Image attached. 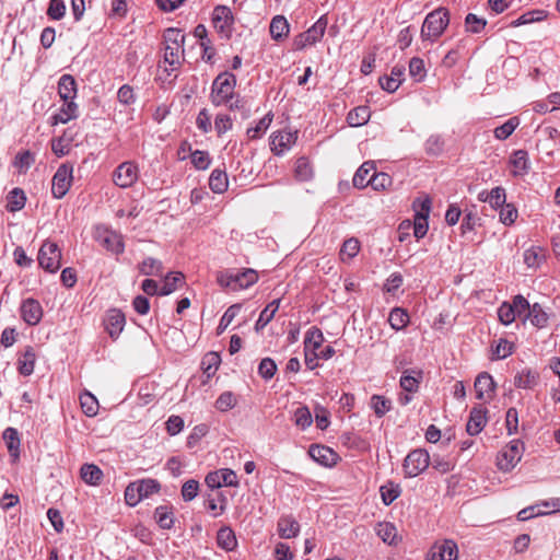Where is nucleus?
I'll return each mask as SVG.
<instances>
[{
	"mask_svg": "<svg viewBox=\"0 0 560 560\" xmlns=\"http://www.w3.org/2000/svg\"><path fill=\"white\" fill-rule=\"evenodd\" d=\"M163 63L165 66L164 71H166L170 75L172 72L180 68L184 60L185 34L179 28L168 27L163 33Z\"/></svg>",
	"mask_w": 560,
	"mask_h": 560,
	"instance_id": "obj_1",
	"label": "nucleus"
},
{
	"mask_svg": "<svg viewBox=\"0 0 560 560\" xmlns=\"http://www.w3.org/2000/svg\"><path fill=\"white\" fill-rule=\"evenodd\" d=\"M236 77L232 72L219 73L211 84L210 101L215 107L228 105L235 97Z\"/></svg>",
	"mask_w": 560,
	"mask_h": 560,
	"instance_id": "obj_2",
	"label": "nucleus"
},
{
	"mask_svg": "<svg viewBox=\"0 0 560 560\" xmlns=\"http://www.w3.org/2000/svg\"><path fill=\"white\" fill-rule=\"evenodd\" d=\"M258 281V273L252 268L243 270H223L218 272L217 282L222 288L231 289L232 291H238L247 289Z\"/></svg>",
	"mask_w": 560,
	"mask_h": 560,
	"instance_id": "obj_3",
	"label": "nucleus"
},
{
	"mask_svg": "<svg viewBox=\"0 0 560 560\" xmlns=\"http://www.w3.org/2000/svg\"><path fill=\"white\" fill-rule=\"evenodd\" d=\"M450 23V12L446 8H438L430 12L422 24L420 36L423 42H435Z\"/></svg>",
	"mask_w": 560,
	"mask_h": 560,
	"instance_id": "obj_4",
	"label": "nucleus"
},
{
	"mask_svg": "<svg viewBox=\"0 0 560 560\" xmlns=\"http://www.w3.org/2000/svg\"><path fill=\"white\" fill-rule=\"evenodd\" d=\"M94 240L107 250L119 255L125 250L122 235L105 224H98L94 228Z\"/></svg>",
	"mask_w": 560,
	"mask_h": 560,
	"instance_id": "obj_5",
	"label": "nucleus"
},
{
	"mask_svg": "<svg viewBox=\"0 0 560 560\" xmlns=\"http://www.w3.org/2000/svg\"><path fill=\"white\" fill-rule=\"evenodd\" d=\"M524 453V443L521 440H512L497 456V466L501 471L512 470L521 460Z\"/></svg>",
	"mask_w": 560,
	"mask_h": 560,
	"instance_id": "obj_6",
	"label": "nucleus"
},
{
	"mask_svg": "<svg viewBox=\"0 0 560 560\" xmlns=\"http://www.w3.org/2000/svg\"><path fill=\"white\" fill-rule=\"evenodd\" d=\"M429 453L423 448H416L408 453L402 463L405 477L415 478L422 474L430 465Z\"/></svg>",
	"mask_w": 560,
	"mask_h": 560,
	"instance_id": "obj_7",
	"label": "nucleus"
},
{
	"mask_svg": "<svg viewBox=\"0 0 560 560\" xmlns=\"http://www.w3.org/2000/svg\"><path fill=\"white\" fill-rule=\"evenodd\" d=\"M37 260L43 269L54 273L61 266V250L56 243L46 241L38 250Z\"/></svg>",
	"mask_w": 560,
	"mask_h": 560,
	"instance_id": "obj_8",
	"label": "nucleus"
},
{
	"mask_svg": "<svg viewBox=\"0 0 560 560\" xmlns=\"http://www.w3.org/2000/svg\"><path fill=\"white\" fill-rule=\"evenodd\" d=\"M73 166L68 163L61 164L51 180V194L56 199H61L69 191L73 179Z\"/></svg>",
	"mask_w": 560,
	"mask_h": 560,
	"instance_id": "obj_9",
	"label": "nucleus"
},
{
	"mask_svg": "<svg viewBox=\"0 0 560 560\" xmlns=\"http://www.w3.org/2000/svg\"><path fill=\"white\" fill-rule=\"evenodd\" d=\"M212 24L222 37L230 38L234 24L232 10L226 5H215L212 11Z\"/></svg>",
	"mask_w": 560,
	"mask_h": 560,
	"instance_id": "obj_10",
	"label": "nucleus"
},
{
	"mask_svg": "<svg viewBox=\"0 0 560 560\" xmlns=\"http://www.w3.org/2000/svg\"><path fill=\"white\" fill-rule=\"evenodd\" d=\"M139 178V168L136 163L127 161L116 167L113 173L115 185L121 188L131 187Z\"/></svg>",
	"mask_w": 560,
	"mask_h": 560,
	"instance_id": "obj_11",
	"label": "nucleus"
},
{
	"mask_svg": "<svg viewBox=\"0 0 560 560\" xmlns=\"http://www.w3.org/2000/svg\"><path fill=\"white\" fill-rule=\"evenodd\" d=\"M298 140V131L279 130L270 136V149L278 155H283Z\"/></svg>",
	"mask_w": 560,
	"mask_h": 560,
	"instance_id": "obj_12",
	"label": "nucleus"
},
{
	"mask_svg": "<svg viewBox=\"0 0 560 560\" xmlns=\"http://www.w3.org/2000/svg\"><path fill=\"white\" fill-rule=\"evenodd\" d=\"M206 483L211 490L225 487H237L238 479L234 470L224 468L217 471L209 472L206 476Z\"/></svg>",
	"mask_w": 560,
	"mask_h": 560,
	"instance_id": "obj_13",
	"label": "nucleus"
},
{
	"mask_svg": "<svg viewBox=\"0 0 560 560\" xmlns=\"http://www.w3.org/2000/svg\"><path fill=\"white\" fill-rule=\"evenodd\" d=\"M458 556L457 544L452 539L436 541L428 553V560H456Z\"/></svg>",
	"mask_w": 560,
	"mask_h": 560,
	"instance_id": "obj_14",
	"label": "nucleus"
},
{
	"mask_svg": "<svg viewBox=\"0 0 560 560\" xmlns=\"http://www.w3.org/2000/svg\"><path fill=\"white\" fill-rule=\"evenodd\" d=\"M104 328L113 340L118 339L126 325L125 314L117 308L107 311L104 320Z\"/></svg>",
	"mask_w": 560,
	"mask_h": 560,
	"instance_id": "obj_15",
	"label": "nucleus"
},
{
	"mask_svg": "<svg viewBox=\"0 0 560 560\" xmlns=\"http://www.w3.org/2000/svg\"><path fill=\"white\" fill-rule=\"evenodd\" d=\"M476 398L478 400L488 402L492 399L497 384L488 372H481L474 383Z\"/></svg>",
	"mask_w": 560,
	"mask_h": 560,
	"instance_id": "obj_16",
	"label": "nucleus"
},
{
	"mask_svg": "<svg viewBox=\"0 0 560 560\" xmlns=\"http://www.w3.org/2000/svg\"><path fill=\"white\" fill-rule=\"evenodd\" d=\"M308 455L314 462L325 467H332L340 459L339 455L331 447L319 444L311 445Z\"/></svg>",
	"mask_w": 560,
	"mask_h": 560,
	"instance_id": "obj_17",
	"label": "nucleus"
},
{
	"mask_svg": "<svg viewBox=\"0 0 560 560\" xmlns=\"http://www.w3.org/2000/svg\"><path fill=\"white\" fill-rule=\"evenodd\" d=\"M488 410L481 405L471 408L469 419L466 424V431L469 435L474 436L479 434L488 422Z\"/></svg>",
	"mask_w": 560,
	"mask_h": 560,
	"instance_id": "obj_18",
	"label": "nucleus"
},
{
	"mask_svg": "<svg viewBox=\"0 0 560 560\" xmlns=\"http://www.w3.org/2000/svg\"><path fill=\"white\" fill-rule=\"evenodd\" d=\"M21 316L26 324L31 326L37 325L43 317L40 303L33 298L24 300L21 305Z\"/></svg>",
	"mask_w": 560,
	"mask_h": 560,
	"instance_id": "obj_19",
	"label": "nucleus"
},
{
	"mask_svg": "<svg viewBox=\"0 0 560 560\" xmlns=\"http://www.w3.org/2000/svg\"><path fill=\"white\" fill-rule=\"evenodd\" d=\"M511 174L514 177H523L529 173L530 162L526 150H515L510 156Z\"/></svg>",
	"mask_w": 560,
	"mask_h": 560,
	"instance_id": "obj_20",
	"label": "nucleus"
},
{
	"mask_svg": "<svg viewBox=\"0 0 560 560\" xmlns=\"http://www.w3.org/2000/svg\"><path fill=\"white\" fill-rule=\"evenodd\" d=\"M423 378V371L420 369H407L400 376V387L407 393H416Z\"/></svg>",
	"mask_w": 560,
	"mask_h": 560,
	"instance_id": "obj_21",
	"label": "nucleus"
},
{
	"mask_svg": "<svg viewBox=\"0 0 560 560\" xmlns=\"http://www.w3.org/2000/svg\"><path fill=\"white\" fill-rule=\"evenodd\" d=\"M278 533L284 539L296 537L300 533V524L292 515L281 516L278 521Z\"/></svg>",
	"mask_w": 560,
	"mask_h": 560,
	"instance_id": "obj_22",
	"label": "nucleus"
},
{
	"mask_svg": "<svg viewBox=\"0 0 560 560\" xmlns=\"http://www.w3.org/2000/svg\"><path fill=\"white\" fill-rule=\"evenodd\" d=\"M78 117V105L73 101H63L59 112L51 116V125L67 124Z\"/></svg>",
	"mask_w": 560,
	"mask_h": 560,
	"instance_id": "obj_23",
	"label": "nucleus"
},
{
	"mask_svg": "<svg viewBox=\"0 0 560 560\" xmlns=\"http://www.w3.org/2000/svg\"><path fill=\"white\" fill-rule=\"evenodd\" d=\"M58 94L62 101H73L77 96V82L71 74H62L58 81Z\"/></svg>",
	"mask_w": 560,
	"mask_h": 560,
	"instance_id": "obj_24",
	"label": "nucleus"
},
{
	"mask_svg": "<svg viewBox=\"0 0 560 560\" xmlns=\"http://www.w3.org/2000/svg\"><path fill=\"white\" fill-rule=\"evenodd\" d=\"M217 545L225 551H232L237 547L235 533L230 526H223L218 530Z\"/></svg>",
	"mask_w": 560,
	"mask_h": 560,
	"instance_id": "obj_25",
	"label": "nucleus"
},
{
	"mask_svg": "<svg viewBox=\"0 0 560 560\" xmlns=\"http://www.w3.org/2000/svg\"><path fill=\"white\" fill-rule=\"evenodd\" d=\"M154 520L162 529H171L175 523L173 506L160 505L154 510Z\"/></svg>",
	"mask_w": 560,
	"mask_h": 560,
	"instance_id": "obj_26",
	"label": "nucleus"
},
{
	"mask_svg": "<svg viewBox=\"0 0 560 560\" xmlns=\"http://www.w3.org/2000/svg\"><path fill=\"white\" fill-rule=\"evenodd\" d=\"M375 163L372 161L364 162L354 173L352 178L353 186L355 188L362 189L370 185L369 177L374 172Z\"/></svg>",
	"mask_w": 560,
	"mask_h": 560,
	"instance_id": "obj_27",
	"label": "nucleus"
},
{
	"mask_svg": "<svg viewBox=\"0 0 560 560\" xmlns=\"http://www.w3.org/2000/svg\"><path fill=\"white\" fill-rule=\"evenodd\" d=\"M539 382V375L537 372L525 369L518 372L514 377V385L517 388L532 389L537 386Z\"/></svg>",
	"mask_w": 560,
	"mask_h": 560,
	"instance_id": "obj_28",
	"label": "nucleus"
},
{
	"mask_svg": "<svg viewBox=\"0 0 560 560\" xmlns=\"http://www.w3.org/2000/svg\"><path fill=\"white\" fill-rule=\"evenodd\" d=\"M328 19L326 15H322L308 30L304 32L305 40L315 45L318 43L327 28Z\"/></svg>",
	"mask_w": 560,
	"mask_h": 560,
	"instance_id": "obj_29",
	"label": "nucleus"
},
{
	"mask_svg": "<svg viewBox=\"0 0 560 560\" xmlns=\"http://www.w3.org/2000/svg\"><path fill=\"white\" fill-rule=\"evenodd\" d=\"M370 117L371 110L369 106H358L348 113L347 122L351 127H361L370 120Z\"/></svg>",
	"mask_w": 560,
	"mask_h": 560,
	"instance_id": "obj_30",
	"label": "nucleus"
},
{
	"mask_svg": "<svg viewBox=\"0 0 560 560\" xmlns=\"http://www.w3.org/2000/svg\"><path fill=\"white\" fill-rule=\"evenodd\" d=\"M82 480L91 486H97L103 478V471L94 464H84L80 469Z\"/></svg>",
	"mask_w": 560,
	"mask_h": 560,
	"instance_id": "obj_31",
	"label": "nucleus"
},
{
	"mask_svg": "<svg viewBox=\"0 0 560 560\" xmlns=\"http://www.w3.org/2000/svg\"><path fill=\"white\" fill-rule=\"evenodd\" d=\"M36 355L32 347H27L25 352L19 358L18 369L21 375L30 376L34 372Z\"/></svg>",
	"mask_w": 560,
	"mask_h": 560,
	"instance_id": "obj_32",
	"label": "nucleus"
},
{
	"mask_svg": "<svg viewBox=\"0 0 560 560\" xmlns=\"http://www.w3.org/2000/svg\"><path fill=\"white\" fill-rule=\"evenodd\" d=\"M270 35L275 40H280L288 36L290 26L283 15H276L269 26Z\"/></svg>",
	"mask_w": 560,
	"mask_h": 560,
	"instance_id": "obj_33",
	"label": "nucleus"
},
{
	"mask_svg": "<svg viewBox=\"0 0 560 560\" xmlns=\"http://www.w3.org/2000/svg\"><path fill=\"white\" fill-rule=\"evenodd\" d=\"M209 186L215 194H222L228 189L229 180L225 171L215 168L209 177Z\"/></svg>",
	"mask_w": 560,
	"mask_h": 560,
	"instance_id": "obj_34",
	"label": "nucleus"
},
{
	"mask_svg": "<svg viewBox=\"0 0 560 560\" xmlns=\"http://www.w3.org/2000/svg\"><path fill=\"white\" fill-rule=\"evenodd\" d=\"M184 275L182 272H170L164 278V283L159 291L160 295H168L173 293L176 289H178L184 283Z\"/></svg>",
	"mask_w": 560,
	"mask_h": 560,
	"instance_id": "obj_35",
	"label": "nucleus"
},
{
	"mask_svg": "<svg viewBox=\"0 0 560 560\" xmlns=\"http://www.w3.org/2000/svg\"><path fill=\"white\" fill-rule=\"evenodd\" d=\"M7 210L9 212H16L24 208L26 196L21 188H13L7 197Z\"/></svg>",
	"mask_w": 560,
	"mask_h": 560,
	"instance_id": "obj_36",
	"label": "nucleus"
},
{
	"mask_svg": "<svg viewBox=\"0 0 560 560\" xmlns=\"http://www.w3.org/2000/svg\"><path fill=\"white\" fill-rule=\"evenodd\" d=\"M526 317L537 328H544L548 323V314L544 311L540 304L534 303L530 305Z\"/></svg>",
	"mask_w": 560,
	"mask_h": 560,
	"instance_id": "obj_37",
	"label": "nucleus"
},
{
	"mask_svg": "<svg viewBox=\"0 0 560 560\" xmlns=\"http://www.w3.org/2000/svg\"><path fill=\"white\" fill-rule=\"evenodd\" d=\"M547 18V12L545 10H532L523 13L520 18L511 22L512 27H518L521 25L529 24L533 22H540Z\"/></svg>",
	"mask_w": 560,
	"mask_h": 560,
	"instance_id": "obj_38",
	"label": "nucleus"
},
{
	"mask_svg": "<svg viewBox=\"0 0 560 560\" xmlns=\"http://www.w3.org/2000/svg\"><path fill=\"white\" fill-rule=\"evenodd\" d=\"M323 342L324 335L318 327L313 326L306 331L304 339V349L318 350L322 347Z\"/></svg>",
	"mask_w": 560,
	"mask_h": 560,
	"instance_id": "obj_39",
	"label": "nucleus"
},
{
	"mask_svg": "<svg viewBox=\"0 0 560 560\" xmlns=\"http://www.w3.org/2000/svg\"><path fill=\"white\" fill-rule=\"evenodd\" d=\"M520 118L514 116L508 119L503 125L494 128L493 135L494 138L498 140H505L508 139L515 129L520 126Z\"/></svg>",
	"mask_w": 560,
	"mask_h": 560,
	"instance_id": "obj_40",
	"label": "nucleus"
},
{
	"mask_svg": "<svg viewBox=\"0 0 560 560\" xmlns=\"http://www.w3.org/2000/svg\"><path fill=\"white\" fill-rule=\"evenodd\" d=\"M135 482L139 489V493L141 495L142 500L149 498L150 495H152L154 493L160 492V490H161V485L155 479L145 478V479L136 480Z\"/></svg>",
	"mask_w": 560,
	"mask_h": 560,
	"instance_id": "obj_41",
	"label": "nucleus"
},
{
	"mask_svg": "<svg viewBox=\"0 0 560 560\" xmlns=\"http://www.w3.org/2000/svg\"><path fill=\"white\" fill-rule=\"evenodd\" d=\"M408 322L409 315L404 308L395 307L390 311L388 323L393 329L401 330L407 326Z\"/></svg>",
	"mask_w": 560,
	"mask_h": 560,
	"instance_id": "obj_42",
	"label": "nucleus"
},
{
	"mask_svg": "<svg viewBox=\"0 0 560 560\" xmlns=\"http://www.w3.org/2000/svg\"><path fill=\"white\" fill-rule=\"evenodd\" d=\"M3 440L7 444L9 453L12 456L18 457L21 442L18 430L11 427L7 428L3 432Z\"/></svg>",
	"mask_w": 560,
	"mask_h": 560,
	"instance_id": "obj_43",
	"label": "nucleus"
},
{
	"mask_svg": "<svg viewBox=\"0 0 560 560\" xmlns=\"http://www.w3.org/2000/svg\"><path fill=\"white\" fill-rule=\"evenodd\" d=\"M80 404L82 411L88 417H94L98 411V401L94 395L89 392H85L80 395Z\"/></svg>",
	"mask_w": 560,
	"mask_h": 560,
	"instance_id": "obj_44",
	"label": "nucleus"
},
{
	"mask_svg": "<svg viewBox=\"0 0 560 560\" xmlns=\"http://www.w3.org/2000/svg\"><path fill=\"white\" fill-rule=\"evenodd\" d=\"M382 501L385 505L392 504L400 494V487L388 481L380 488Z\"/></svg>",
	"mask_w": 560,
	"mask_h": 560,
	"instance_id": "obj_45",
	"label": "nucleus"
},
{
	"mask_svg": "<svg viewBox=\"0 0 560 560\" xmlns=\"http://www.w3.org/2000/svg\"><path fill=\"white\" fill-rule=\"evenodd\" d=\"M162 262L153 257L145 258L139 266V272L144 276H159L162 272Z\"/></svg>",
	"mask_w": 560,
	"mask_h": 560,
	"instance_id": "obj_46",
	"label": "nucleus"
},
{
	"mask_svg": "<svg viewBox=\"0 0 560 560\" xmlns=\"http://www.w3.org/2000/svg\"><path fill=\"white\" fill-rule=\"evenodd\" d=\"M295 177L299 180L306 182L313 177V170L307 158L301 156L295 162Z\"/></svg>",
	"mask_w": 560,
	"mask_h": 560,
	"instance_id": "obj_47",
	"label": "nucleus"
},
{
	"mask_svg": "<svg viewBox=\"0 0 560 560\" xmlns=\"http://www.w3.org/2000/svg\"><path fill=\"white\" fill-rule=\"evenodd\" d=\"M371 407L376 417L382 418L392 409V401L382 395H373Z\"/></svg>",
	"mask_w": 560,
	"mask_h": 560,
	"instance_id": "obj_48",
	"label": "nucleus"
},
{
	"mask_svg": "<svg viewBox=\"0 0 560 560\" xmlns=\"http://www.w3.org/2000/svg\"><path fill=\"white\" fill-rule=\"evenodd\" d=\"M486 199L488 200V203L493 209H499L505 205V201H506L505 189L501 186H497V187L492 188L488 195H486Z\"/></svg>",
	"mask_w": 560,
	"mask_h": 560,
	"instance_id": "obj_49",
	"label": "nucleus"
},
{
	"mask_svg": "<svg viewBox=\"0 0 560 560\" xmlns=\"http://www.w3.org/2000/svg\"><path fill=\"white\" fill-rule=\"evenodd\" d=\"M369 182L374 190H384L393 184V179L387 173H376L375 170L369 177Z\"/></svg>",
	"mask_w": 560,
	"mask_h": 560,
	"instance_id": "obj_50",
	"label": "nucleus"
},
{
	"mask_svg": "<svg viewBox=\"0 0 560 560\" xmlns=\"http://www.w3.org/2000/svg\"><path fill=\"white\" fill-rule=\"evenodd\" d=\"M427 154L432 156L440 155L444 150V140L440 135L430 136L424 144Z\"/></svg>",
	"mask_w": 560,
	"mask_h": 560,
	"instance_id": "obj_51",
	"label": "nucleus"
},
{
	"mask_svg": "<svg viewBox=\"0 0 560 560\" xmlns=\"http://www.w3.org/2000/svg\"><path fill=\"white\" fill-rule=\"evenodd\" d=\"M409 74L416 82H421L425 75L427 71L424 68V62L419 57H413L409 61Z\"/></svg>",
	"mask_w": 560,
	"mask_h": 560,
	"instance_id": "obj_52",
	"label": "nucleus"
},
{
	"mask_svg": "<svg viewBox=\"0 0 560 560\" xmlns=\"http://www.w3.org/2000/svg\"><path fill=\"white\" fill-rule=\"evenodd\" d=\"M34 162V154L26 150L23 152H19L15 155L13 165L19 170L20 173H25Z\"/></svg>",
	"mask_w": 560,
	"mask_h": 560,
	"instance_id": "obj_53",
	"label": "nucleus"
},
{
	"mask_svg": "<svg viewBox=\"0 0 560 560\" xmlns=\"http://www.w3.org/2000/svg\"><path fill=\"white\" fill-rule=\"evenodd\" d=\"M487 25V21L482 18H478L474 13H468L465 18L466 31L472 34L480 33Z\"/></svg>",
	"mask_w": 560,
	"mask_h": 560,
	"instance_id": "obj_54",
	"label": "nucleus"
},
{
	"mask_svg": "<svg viewBox=\"0 0 560 560\" xmlns=\"http://www.w3.org/2000/svg\"><path fill=\"white\" fill-rule=\"evenodd\" d=\"M241 308V304H233L224 312L218 326V334H221L226 329L232 320L238 315Z\"/></svg>",
	"mask_w": 560,
	"mask_h": 560,
	"instance_id": "obj_55",
	"label": "nucleus"
},
{
	"mask_svg": "<svg viewBox=\"0 0 560 560\" xmlns=\"http://www.w3.org/2000/svg\"><path fill=\"white\" fill-rule=\"evenodd\" d=\"M209 432V427L205 423H200L194 427L190 434L187 438V446L189 448L195 447Z\"/></svg>",
	"mask_w": 560,
	"mask_h": 560,
	"instance_id": "obj_56",
	"label": "nucleus"
},
{
	"mask_svg": "<svg viewBox=\"0 0 560 560\" xmlns=\"http://www.w3.org/2000/svg\"><path fill=\"white\" fill-rule=\"evenodd\" d=\"M312 421L311 411L306 406H301L294 411V422L302 430L308 428Z\"/></svg>",
	"mask_w": 560,
	"mask_h": 560,
	"instance_id": "obj_57",
	"label": "nucleus"
},
{
	"mask_svg": "<svg viewBox=\"0 0 560 560\" xmlns=\"http://www.w3.org/2000/svg\"><path fill=\"white\" fill-rule=\"evenodd\" d=\"M271 121H272V115L271 114L265 115L261 119H259V121L256 124L255 127L247 129V136L250 139L259 138L261 136V133H264L268 129Z\"/></svg>",
	"mask_w": 560,
	"mask_h": 560,
	"instance_id": "obj_58",
	"label": "nucleus"
},
{
	"mask_svg": "<svg viewBox=\"0 0 560 560\" xmlns=\"http://www.w3.org/2000/svg\"><path fill=\"white\" fill-rule=\"evenodd\" d=\"M277 372V364L271 358H264L258 365V374L261 378L268 381Z\"/></svg>",
	"mask_w": 560,
	"mask_h": 560,
	"instance_id": "obj_59",
	"label": "nucleus"
},
{
	"mask_svg": "<svg viewBox=\"0 0 560 560\" xmlns=\"http://www.w3.org/2000/svg\"><path fill=\"white\" fill-rule=\"evenodd\" d=\"M235 405L236 398L232 392L222 393L215 400V408L222 412L231 410Z\"/></svg>",
	"mask_w": 560,
	"mask_h": 560,
	"instance_id": "obj_60",
	"label": "nucleus"
},
{
	"mask_svg": "<svg viewBox=\"0 0 560 560\" xmlns=\"http://www.w3.org/2000/svg\"><path fill=\"white\" fill-rule=\"evenodd\" d=\"M377 535L384 542L392 545L396 537V527L392 523H380Z\"/></svg>",
	"mask_w": 560,
	"mask_h": 560,
	"instance_id": "obj_61",
	"label": "nucleus"
},
{
	"mask_svg": "<svg viewBox=\"0 0 560 560\" xmlns=\"http://www.w3.org/2000/svg\"><path fill=\"white\" fill-rule=\"evenodd\" d=\"M66 4L63 0H50L47 9V15L55 21H59L65 16Z\"/></svg>",
	"mask_w": 560,
	"mask_h": 560,
	"instance_id": "obj_62",
	"label": "nucleus"
},
{
	"mask_svg": "<svg viewBox=\"0 0 560 560\" xmlns=\"http://www.w3.org/2000/svg\"><path fill=\"white\" fill-rule=\"evenodd\" d=\"M541 252L542 250L539 247H532L524 252V262L527 265V267L533 268L539 266L544 259Z\"/></svg>",
	"mask_w": 560,
	"mask_h": 560,
	"instance_id": "obj_63",
	"label": "nucleus"
},
{
	"mask_svg": "<svg viewBox=\"0 0 560 560\" xmlns=\"http://www.w3.org/2000/svg\"><path fill=\"white\" fill-rule=\"evenodd\" d=\"M499 209V218L504 225H511L515 222L517 218V209L513 205L505 203Z\"/></svg>",
	"mask_w": 560,
	"mask_h": 560,
	"instance_id": "obj_64",
	"label": "nucleus"
}]
</instances>
